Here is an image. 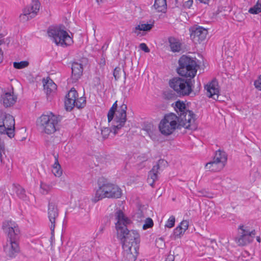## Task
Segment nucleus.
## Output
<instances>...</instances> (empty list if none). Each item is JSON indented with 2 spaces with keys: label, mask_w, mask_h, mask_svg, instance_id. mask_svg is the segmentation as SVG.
I'll return each instance as SVG.
<instances>
[{
  "label": "nucleus",
  "mask_w": 261,
  "mask_h": 261,
  "mask_svg": "<svg viewBox=\"0 0 261 261\" xmlns=\"http://www.w3.org/2000/svg\"><path fill=\"white\" fill-rule=\"evenodd\" d=\"M202 196H205V197H212V196H210V194L207 193L203 194L202 195Z\"/></svg>",
  "instance_id": "nucleus-50"
},
{
  "label": "nucleus",
  "mask_w": 261,
  "mask_h": 261,
  "mask_svg": "<svg viewBox=\"0 0 261 261\" xmlns=\"http://www.w3.org/2000/svg\"><path fill=\"white\" fill-rule=\"evenodd\" d=\"M178 73L182 76L194 77L197 73V63L192 58L187 56H182L179 61Z\"/></svg>",
  "instance_id": "nucleus-6"
},
{
  "label": "nucleus",
  "mask_w": 261,
  "mask_h": 261,
  "mask_svg": "<svg viewBox=\"0 0 261 261\" xmlns=\"http://www.w3.org/2000/svg\"><path fill=\"white\" fill-rule=\"evenodd\" d=\"M17 224L11 220H6L3 223L2 228L5 232L18 228Z\"/></svg>",
  "instance_id": "nucleus-31"
},
{
  "label": "nucleus",
  "mask_w": 261,
  "mask_h": 261,
  "mask_svg": "<svg viewBox=\"0 0 261 261\" xmlns=\"http://www.w3.org/2000/svg\"><path fill=\"white\" fill-rule=\"evenodd\" d=\"M39 6L40 4L37 0L33 1L24 9L23 13L20 15L21 21L25 22L34 18L39 10Z\"/></svg>",
  "instance_id": "nucleus-13"
},
{
  "label": "nucleus",
  "mask_w": 261,
  "mask_h": 261,
  "mask_svg": "<svg viewBox=\"0 0 261 261\" xmlns=\"http://www.w3.org/2000/svg\"><path fill=\"white\" fill-rule=\"evenodd\" d=\"M153 225V222L152 220L150 218H148L145 220V224L143 226V229H146L151 227Z\"/></svg>",
  "instance_id": "nucleus-36"
},
{
  "label": "nucleus",
  "mask_w": 261,
  "mask_h": 261,
  "mask_svg": "<svg viewBox=\"0 0 261 261\" xmlns=\"http://www.w3.org/2000/svg\"><path fill=\"white\" fill-rule=\"evenodd\" d=\"M48 217L51 223L50 230L53 234L55 227L56 220L59 216V211L55 203L49 201L47 211Z\"/></svg>",
  "instance_id": "nucleus-16"
},
{
  "label": "nucleus",
  "mask_w": 261,
  "mask_h": 261,
  "mask_svg": "<svg viewBox=\"0 0 261 261\" xmlns=\"http://www.w3.org/2000/svg\"><path fill=\"white\" fill-rule=\"evenodd\" d=\"M154 9L159 12H165L167 9L166 0H155Z\"/></svg>",
  "instance_id": "nucleus-28"
},
{
  "label": "nucleus",
  "mask_w": 261,
  "mask_h": 261,
  "mask_svg": "<svg viewBox=\"0 0 261 261\" xmlns=\"http://www.w3.org/2000/svg\"><path fill=\"white\" fill-rule=\"evenodd\" d=\"M121 195L122 191L118 186L110 183L104 184L97 190L92 201L96 202L105 197L118 198Z\"/></svg>",
  "instance_id": "nucleus-4"
},
{
  "label": "nucleus",
  "mask_w": 261,
  "mask_h": 261,
  "mask_svg": "<svg viewBox=\"0 0 261 261\" xmlns=\"http://www.w3.org/2000/svg\"><path fill=\"white\" fill-rule=\"evenodd\" d=\"M43 81H45V80ZM44 89L47 94H50L56 91L57 89V85L54 83L53 80L50 79H46L43 83Z\"/></svg>",
  "instance_id": "nucleus-25"
},
{
  "label": "nucleus",
  "mask_w": 261,
  "mask_h": 261,
  "mask_svg": "<svg viewBox=\"0 0 261 261\" xmlns=\"http://www.w3.org/2000/svg\"><path fill=\"white\" fill-rule=\"evenodd\" d=\"M259 176V173L257 171H256L253 174L251 175L250 181L252 182H254Z\"/></svg>",
  "instance_id": "nucleus-43"
},
{
  "label": "nucleus",
  "mask_w": 261,
  "mask_h": 261,
  "mask_svg": "<svg viewBox=\"0 0 261 261\" xmlns=\"http://www.w3.org/2000/svg\"><path fill=\"white\" fill-rule=\"evenodd\" d=\"M190 37L195 43H200L204 40L207 35V30L200 26H194L190 29Z\"/></svg>",
  "instance_id": "nucleus-14"
},
{
  "label": "nucleus",
  "mask_w": 261,
  "mask_h": 261,
  "mask_svg": "<svg viewBox=\"0 0 261 261\" xmlns=\"http://www.w3.org/2000/svg\"><path fill=\"white\" fill-rule=\"evenodd\" d=\"M123 72V73H124V74H125V72H124V70H122L121 72Z\"/></svg>",
  "instance_id": "nucleus-57"
},
{
  "label": "nucleus",
  "mask_w": 261,
  "mask_h": 261,
  "mask_svg": "<svg viewBox=\"0 0 261 261\" xmlns=\"http://www.w3.org/2000/svg\"><path fill=\"white\" fill-rule=\"evenodd\" d=\"M117 234L123 242L124 258L125 261H135L138 253L140 236L136 230L129 231L127 225L130 220L124 216L122 211L117 209L115 213Z\"/></svg>",
  "instance_id": "nucleus-1"
},
{
  "label": "nucleus",
  "mask_w": 261,
  "mask_h": 261,
  "mask_svg": "<svg viewBox=\"0 0 261 261\" xmlns=\"http://www.w3.org/2000/svg\"><path fill=\"white\" fill-rule=\"evenodd\" d=\"M52 172L56 177H60L62 174V170L59 164L58 159L55 157V162L53 165Z\"/></svg>",
  "instance_id": "nucleus-30"
},
{
  "label": "nucleus",
  "mask_w": 261,
  "mask_h": 261,
  "mask_svg": "<svg viewBox=\"0 0 261 261\" xmlns=\"http://www.w3.org/2000/svg\"><path fill=\"white\" fill-rule=\"evenodd\" d=\"M122 71L120 67H116L113 72V75L116 80H117L120 77V73Z\"/></svg>",
  "instance_id": "nucleus-38"
},
{
  "label": "nucleus",
  "mask_w": 261,
  "mask_h": 261,
  "mask_svg": "<svg viewBox=\"0 0 261 261\" xmlns=\"http://www.w3.org/2000/svg\"><path fill=\"white\" fill-rule=\"evenodd\" d=\"M167 165V162L164 160H159L156 164L154 165L151 170L149 172L147 178L148 183L152 187H153L154 181L158 179L159 170L161 166L165 167Z\"/></svg>",
  "instance_id": "nucleus-15"
},
{
  "label": "nucleus",
  "mask_w": 261,
  "mask_h": 261,
  "mask_svg": "<svg viewBox=\"0 0 261 261\" xmlns=\"http://www.w3.org/2000/svg\"><path fill=\"white\" fill-rule=\"evenodd\" d=\"M238 236L235 241L239 246H245L252 243L256 236L254 229L246 225H240L238 227Z\"/></svg>",
  "instance_id": "nucleus-10"
},
{
  "label": "nucleus",
  "mask_w": 261,
  "mask_h": 261,
  "mask_svg": "<svg viewBox=\"0 0 261 261\" xmlns=\"http://www.w3.org/2000/svg\"><path fill=\"white\" fill-rule=\"evenodd\" d=\"M4 251L9 257H15L20 251L18 241H7L4 246Z\"/></svg>",
  "instance_id": "nucleus-17"
},
{
  "label": "nucleus",
  "mask_w": 261,
  "mask_h": 261,
  "mask_svg": "<svg viewBox=\"0 0 261 261\" xmlns=\"http://www.w3.org/2000/svg\"><path fill=\"white\" fill-rule=\"evenodd\" d=\"M12 163H10V161H9V164L6 165V168L7 169V170L8 171L11 170V168H12Z\"/></svg>",
  "instance_id": "nucleus-47"
},
{
  "label": "nucleus",
  "mask_w": 261,
  "mask_h": 261,
  "mask_svg": "<svg viewBox=\"0 0 261 261\" xmlns=\"http://www.w3.org/2000/svg\"><path fill=\"white\" fill-rule=\"evenodd\" d=\"M248 12L250 13L256 14L261 12V4L256 3L253 7L249 9Z\"/></svg>",
  "instance_id": "nucleus-34"
},
{
  "label": "nucleus",
  "mask_w": 261,
  "mask_h": 261,
  "mask_svg": "<svg viewBox=\"0 0 261 261\" xmlns=\"http://www.w3.org/2000/svg\"><path fill=\"white\" fill-rule=\"evenodd\" d=\"M48 36L57 45H68L71 43L72 40L66 31L60 27L50 28L48 30Z\"/></svg>",
  "instance_id": "nucleus-9"
},
{
  "label": "nucleus",
  "mask_w": 261,
  "mask_h": 261,
  "mask_svg": "<svg viewBox=\"0 0 261 261\" xmlns=\"http://www.w3.org/2000/svg\"><path fill=\"white\" fill-rule=\"evenodd\" d=\"M254 85L256 88L261 91V75L255 81Z\"/></svg>",
  "instance_id": "nucleus-41"
},
{
  "label": "nucleus",
  "mask_w": 261,
  "mask_h": 261,
  "mask_svg": "<svg viewBox=\"0 0 261 261\" xmlns=\"http://www.w3.org/2000/svg\"><path fill=\"white\" fill-rule=\"evenodd\" d=\"M52 189V186L45 182H41L40 192L42 194L46 195L49 193Z\"/></svg>",
  "instance_id": "nucleus-32"
},
{
  "label": "nucleus",
  "mask_w": 261,
  "mask_h": 261,
  "mask_svg": "<svg viewBox=\"0 0 261 261\" xmlns=\"http://www.w3.org/2000/svg\"><path fill=\"white\" fill-rule=\"evenodd\" d=\"M213 160L216 162H219V163L224 164V166H225L227 162V156L224 151L219 150L216 152Z\"/></svg>",
  "instance_id": "nucleus-26"
},
{
  "label": "nucleus",
  "mask_w": 261,
  "mask_h": 261,
  "mask_svg": "<svg viewBox=\"0 0 261 261\" xmlns=\"http://www.w3.org/2000/svg\"><path fill=\"white\" fill-rule=\"evenodd\" d=\"M193 3V0H187L184 3L182 6L185 9H189L192 6Z\"/></svg>",
  "instance_id": "nucleus-40"
},
{
  "label": "nucleus",
  "mask_w": 261,
  "mask_h": 261,
  "mask_svg": "<svg viewBox=\"0 0 261 261\" xmlns=\"http://www.w3.org/2000/svg\"><path fill=\"white\" fill-rule=\"evenodd\" d=\"M58 123V118L51 113L49 115H42L37 121L41 131L47 134H53L56 131Z\"/></svg>",
  "instance_id": "nucleus-7"
},
{
  "label": "nucleus",
  "mask_w": 261,
  "mask_h": 261,
  "mask_svg": "<svg viewBox=\"0 0 261 261\" xmlns=\"http://www.w3.org/2000/svg\"><path fill=\"white\" fill-rule=\"evenodd\" d=\"M188 227L189 222L187 220H183L181 222L180 224L174 229L171 237L174 240L181 238L188 228Z\"/></svg>",
  "instance_id": "nucleus-19"
},
{
  "label": "nucleus",
  "mask_w": 261,
  "mask_h": 261,
  "mask_svg": "<svg viewBox=\"0 0 261 261\" xmlns=\"http://www.w3.org/2000/svg\"><path fill=\"white\" fill-rule=\"evenodd\" d=\"M175 2H176V4H177L178 3V0H175Z\"/></svg>",
  "instance_id": "nucleus-56"
},
{
  "label": "nucleus",
  "mask_w": 261,
  "mask_h": 261,
  "mask_svg": "<svg viewBox=\"0 0 261 261\" xmlns=\"http://www.w3.org/2000/svg\"><path fill=\"white\" fill-rule=\"evenodd\" d=\"M108 44L106 45V48L108 47Z\"/></svg>",
  "instance_id": "nucleus-59"
},
{
  "label": "nucleus",
  "mask_w": 261,
  "mask_h": 261,
  "mask_svg": "<svg viewBox=\"0 0 261 261\" xmlns=\"http://www.w3.org/2000/svg\"><path fill=\"white\" fill-rule=\"evenodd\" d=\"M175 220V217L173 216H170L165 224V227L168 228L173 227L174 226Z\"/></svg>",
  "instance_id": "nucleus-35"
},
{
  "label": "nucleus",
  "mask_w": 261,
  "mask_h": 261,
  "mask_svg": "<svg viewBox=\"0 0 261 261\" xmlns=\"http://www.w3.org/2000/svg\"><path fill=\"white\" fill-rule=\"evenodd\" d=\"M12 190L13 192L15 193L20 199H21L23 200H25L27 199L25 191L24 189L19 185H16L14 184H13Z\"/></svg>",
  "instance_id": "nucleus-23"
},
{
  "label": "nucleus",
  "mask_w": 261,
  "mask_h": 261,
  "mask_svg": "<svg viewBox=\"0 0 261 261\" xmlns=\"http://www.w3.org/2000/svg\"><path fill=\"white\" fill-rule=\"evenodd\" d=\"M169 42L171 50L173 52H179L181 49V44L173 37L169 38Z\"/></svg>",
  "instance_id": "nucleus-29"
},
{
  "label": "nucleus",
  "mask_w": 261,
  "mask_h": 261,
  "mask_svg": "<svg viewBox=\"0 0 261 261\" xmlns=\"http://www.w3.org/2000/svg\"><path fill=\"white\" fill-rule=\"evenodd\" d=\"M29 63L27 61H22L20 62H14L13 66L16 69H22L28 66Z\"/></svg>",
  "instance_id": "nucleus-33"
},
{
  "label": "nucleus",
  "mask_w": 261,
  "mask_h": 261,
  "mask_svg": "<svg viewBox=\"0 0 261 261\" xmlns=\"http://www.w3.org/2000/svg\"><path fill=\"white\" fill-rule=\"evenodd\" d=\"M78 93L74 88L71 89L66 96L65 107L67 111H71L74 107L78 109L84 108L86 105V99L84 97L77 98Z\"/></svg>",
  "instance_id": "nucleus-12"
},
{
  "label": "nucleus",
  "mask_w": 261,
  "mask_h": 261,
  "mask_svg": "<svg viewBox=\"0 0 261 261\" xmlns=\"http://www.w3.org/2000/svg\"><path fill=\"white\" fill-rule=\"evenodd\" d=\"M182 125H180L177 116L170 113L164 116L159 125V130L164 136H169L172 134L176 129H180Z\"/></svg>",
  "instance_id": "nucleus-5"
},
{
  "label": "nucleus",
  "mask_w": 261,
  "mask_h": 261,
  "mask_svg": "<svg viewBox=\"0 0 261 261\" xmlns=\"http://www.w3.org/2000/svg\"><path fill=\"white\" fill-rule=\"evenodd\" d=\"M105 229V226L103 225H101L96 232V236L97 237L98 235L102 233Z\"/></svg>",
  "instance_id": "nucleus-45"
},
{
  "label": "nucleus",
  "mask_w": 261,
  "mask_h": 261,
  "mask_svg": "<svg viewBox=\"0 0 261 261\" xmlns=\"http://www.w3.org/2000/svg\"><path fill=\"white\" fill-rule=\"evenodd\" d=\"M15 119L6 113H0V134H7L10 138L14 136Z\"/></svg>",
  "instance_id": "nucleus-11"
},
{
  "label": "nucleus",
  "mask_w": 261,
  "mask_h": 261,
  "mask_svg": "<svg viewBox=\"0 0 261 261\" xmlns=\"http://www.w3.org/2000/svg\"><path fill=\"white\" fill-rule=\"evenodd\" d=\"M249 254L248 252L245 251L242 253L241 256L240 257V258L242 260L247 261L249 259Z\"/></svg>",
  "instance_id": "nucleus-39"
},
{
  "label": "nucleus",
  "mask_w": 261,
  "mask_h": 261,
  "mask_svg": "<svg viewBox=\"0 0 261 261\" xmlns=\"http://www.w3.org/2000/svg\"><path fill=\"white\" fill-rule=\"evenodd\" d=\"M169 85L179 96L188 95L192 91V81L190 79L174 77L170 81Z\"/></svg>",
  "instance_id": "nucleus-8"
},
{
  "label": "nucleus",
  "mask_w": 261,
  "mask_h": 261,
  "mask_svg": "<svg viewBox=\"0 0 261 261\" xmlns=\"http://www.w3.org/2000/svg\"><path fill=\"white\" fill-rule=\"evenodd\" d=\"M3 37V36L2 35H0V45L3 42V40L1 39Z\"/></svg>",
  "instance_id": "nucleus-52"
},
{
  "label": "nucleus",
  "mask_w": 261,
  "mask_h": 261,
  "mask_svg": "<svg viewBox=\"0 0 261 261\" xmlns=\"http://www.w3.org/2000/svg\"><path fill=\"white\" fill-rule=\"evenodd\" d=\"M7 234L8 239L7 241H18L19 239V229L16 228L11 229L5 232Z\"/></svg>",
  "instance_id": "nucleus-27"
},
{
  "label": "nucleus",
  "mask_w": 261,
  "mask_h": 261,
  "mask_svg": "<svg viewBox=\"0 0 261 261\" xmlns=\"http://www.w3.org/2000/svg\"><path fill=\"white\" fill-rule=\"evenodd\" d=\"M3 60V54L2 52V50H0V63H2Z\"/></svg>",
  "instance_id": "nucleus-48"
},
{
  "label": "nucleus",
  "mask_w": 261,
  "mask_h": 261,
  "mask_svg": "<svg viewBox=\"0 0 261 261\" xmlns=\"http://www.w3.org/2000/svg\"><path fill=\"white\" fill-rule=\"evenodd\" d=\"M25 139V138H24V137H23V138H22L21 139H20V140H21V141H23V139Z\"/></svg>",
  "instance_id": "nucleus-55"
},
{
  "label": "nucleus",
  "mask_w": 261,
  "mask_h": 261,
  "mask_svg": "<svg viewBox=\"0 0 261 261\" xmlns=\"http://www.w3.org/2000/svg\"><path fill=\"white\" fill-rule=\"evenodd\" d=\"M126 110L127 106L123 104L120 109L117 111L115 115V111L110 109L108 113V120L110 123L112 121V128L114 130V134L116 135L118 130L121 129L125 124L126 121Z\"/></svg>",
  "instance_id": "nucleus-3"
},
{
  "label": "nucleus",
  "mask_w": 261,
  "mask_h": 261,
  "mask_svg": "<svg viewBox=\"0 0 261 261\" xmlns=\"http://www.w3.org/2000/svg\"><path fill=\"white\" fill-rule=\"evenodd\" d=\"M224 166V164L219 163V162L213 160V161L205 164V168L210 171L217 172L222 170Z\"/></svg>",
  "instance_id": "nucleus-22"
},
{
  "label": "nucleus",
  "mask_w": 261,
  "mask_h": 261,
  "mask_svg": "<svg viewBox=\"0 0 261 261\" xmlns=\"http://www.w3.org/2000/svg\"><path fill=\"white\" fill-rule=\"evenodd\" d=\"M101 132L103 138L106 139L108 137L111 129L108 127H103L101 129Z\"/></svg>",
  "instance_id": "nucleus-37"
},
{
  "label": "nucleus",
  "mask_w": 261,
  "mask_h": 261,
  "mask_svg": "<svg viewBox=\"0 0 261 261\" xmlns=\"http://www.w3.org/2000/svg\"><path fill=\"white\" fill-rule=\"evenodd\" d=\"M5 155V147L3 143L0 142V160L3 163V156Z\"/></svg>",
  "instance_id": "nucleus-42"
},
{
  "label": "nucleus",
  "mask_w": 261,
  "mask_h": 261,
  "mask_svg": "<svg viewBox=\"0 0 261 261\" xmlns=\"http://www.w3.org/2000/svg\"><path fill=\"white\" fill-rule=\"evenodd\" d=\"M72 78L76 81H77L82 75L83 71V67L82 64L74 62L72 65Z\"/></svg>",
  "instance_id": "nucleus-21"
},
{
  "label": "nucleus",
  "mask_w": 261,
  "mask_h": 261,
  "mask_svg": "<svg viewBox=\"0 0 261 261\" xmlns=\"http://www.w3.org/2000/svg\"><path fill=\"white\" fill-rule=\"evenodd\" d=\"M201 3L204 4H208L210 0H199Z\"/></svg>",
  "instance_id": "nucleus-49"
},
{
  "label": "nucleus",
  "mask_w": 261,
  "mask_h": 261,
  "mask_svg": "<svg viewBox=\"0 0 261 261\" xmlns=\"http://www.w3.org/2000/svg\"><path fill=\"white\" fill-rule=\"evenodd\" d=\"M117 101H116L115 103L113 105L112 107L110 109L114 110L116 111L117 108Z\"/></svg>",
  "instance_id": "nucleus-46"
},
{
  "label": "nucleus",
  "mask_w": 261,
  "mask_h": 261,
  "mask_svg": "<svg viewBox=\"0 0 261 261\" xmlns=\"http://www.w3.org/2000/svg\"><path fill=\"white\" fill-rule=\"evenodd\" d=\"M166 261H173L172 258H168V259L166 260Z\"/></svg>",
  "instance_id": "nucleus-53"
},
{
  "label": "nucleus",
  "mask_w": 261,
  "mask_h": 261,
  "mask_svg": "<svg viewBox=\"0 0 261 261\" xmlns=\"http://www.w3.org/2000/svg\"><path fill=\"white\" fill-rule=\"evenodd\" d=\"M175 110L178 115L177 118L180 125H182L183 127L186 129L194 130L196 128L195 115L192 111L186 108L183 102L176 101Z\"/></svg>",
  "instance_id": "nucleus-2"
},
{
  "label": "nucleus",
  "mask_w": 261,
  "mask_h": 261,
  "mask_svg": "<svg viewBox=\"0 0 261 261\" xmlns=\"http://www.w3.org/2000/svg\"><path fill=\"white\" fill-rule=\"evenodd\" d=\"M256 241L258 242V243H260L261 242V239L260 238V237L259 236H257L256 237Z\"/></svg>",
  "instance_id": "nucleus-51"
},
{
  "label": "nucleus",
  "mask_w": 261,
  "mask_h": 261,
  "mask_svg": "<svg viewBox=\"0 0 261 261\" xmlns=\"http://www.w3.org/2000/svg\"><path fill=\"white\" fill-rule=\"evenodd\" d=\"M153 27V24L148 23H141L136 26L133 30V33L139 36L141 34V31H150Z\"/></svg>",
  "instance_id": "nucleus-24"
},
{
  "label": "nucleus",
  "mask_w": 261,
  "mask_h": 261,
  "mask_svg": "<svg viewBox=\"0 0 261 261\" xmlns=\"http://www.w3.org/2000/svg\"><path fill=\"white\" fill-rule=\"evenodd\" d=\"M17 96L11 92H6L1 95V101L3 102L4 107L7 108L10 107L16 101Z\"/></svg>",
  "instance_id": "nucleus-20"
},
{
  "label": "nucleus",
  "mask_w": 261,
  "mask_h": 261,
  "mask_svg": "<svg viewBox=\"0 0 261 261\" xmlns=\"http://www.w3.org/2000/svg\"><path fill=\"white\" fill-rule=\"evenodd\" d=\"M140 48L145 53H149L150 51L149 49L144 43H142L140 44Z\"/></svg>",
  "instance_id": "nucleus-44"
},
{
  "label": "nucleus",
  "mask_w": 261,
  "mask_h": 261,
  "mask_svg": "<svg viewBox=\"0 0 261 261\" xmlns=\"http://www.w3.org/2000/svg\"><path fill=\"white\" fill-rule=\"evenodd\" d=\"M103 0H96L97 2V3H99V2H102Z\"/></svg>",
  "instance_id": "nucleus-54"
},
{
  "label": "nucleus",
  "mask_w": 261,
  "mask_h": 261,
  "mask_svg": "<svg viewBox=\"0 0 261 261\" xmlns=\"http://www.w3.org/2000/svg\"><path fill=\"white\" fill-rule=\"evenodd\" d=\"M104 47H105V45H103V46H102V49H103V48H104Z\"/></svg>",
  "instance_id": "nucleus-58"
},
{
  "label": "nucleus",
  "mask_w": 261,
  "mask_h": 261,
  "mask_svg": "<svg viewBox=\"0 0 261 261\" xmlns=\"http://www.w3.org/2000/svg\"><path fill=\"white\" fill-rule=\"evenodd\" d=\"M217 82L215 81H212L211 82L207 84L205 86V89L206 91V95L214 99H216L218 98V94L219 90Z\"/></svg>",
  "instance_id": "nucleus-18"
}]
</instances>
